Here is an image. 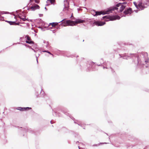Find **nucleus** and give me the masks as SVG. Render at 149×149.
Instances as JSON below:
<instances>
[{
	"instance_id": "nucleus-1",
	"label": "nucleus",
	"mask_w": 149,
	"mask_h": 149,
	"mask_svg": "<svg viewBox=\"0 0 149 149\" xmlns=\"http://www.w3.org/2000/svg\"><path fill=\"white\" fill-rule=\"evenodd\" d=\"M85 22V20L80 19H77L75 21H73L71 20L65 21L61 23L62 25L65 26L68 25L73 26L78 24L83 23Z\"/></svg>"
},
{
	"instance_id": "nucleus-19",
	"label": "nucleus",
	"mask_w": 149,
	"mask_h": 149,
	"mask_svg": "<svg viewBox=\"0 0 149 149\" xmlns=\"http://www.w3.org/2000/svg\"><path fill=\"white\" fill-rule=\"evenodd\" d=\"M32 0H30V2H32Z\"/></svg>"
},
{
	"instance_id": "nucleus-8",
	"label": "nucleus",
	"mask_w": 149,
	"mask_h": 149,
	"mask_svg": "<svg viewBox=\"0 0 149 149\" xmlns=\"http://www.w3.org/2000/svg\"><path fill=\"white\" fill-rule=\"evenodd\" d=\"M95 25L98 26H102L104 25L105 24V22H94Z\"/></svg>"
},
{
	"instance_id": "nucleus-24",
	"label": "nucleus",
	"mask_w": 149,
	"mask_h": 149,
	"mask_svg": "<svg viewBox=\"0 0 149 149\" xmlns=\"http://www.w3.org/2000/svg\"><path fill=\"white\" fill-rule=\"evenodd\" d=\"M148 1H149V0H148Z\"/></svg>"
},
{
	"instance_id": "nucleus-17",
	"label": "nucleus",
	"mask_w": 149,
	"mask_h": 149,
	"mask_svg": "<svg viewBox=\"0 0 149 149\" xmlns=\"http://www.w3.org/2000/svg\"><path fill=\"white\" fill-rule=\"evenodd\" d=\"M105 18H108V16H104L103 17V19H104Z\"/></svg>"
},
{
	"instance_id": "nucleus-18",
	"label": "nucleus",
	"mask_w": 149,
	"mask_h": 149,
	"mask_svg": "<svg viewBox=\"0 0 149 149\" xmlns=\"http://www.w3.org/2000/svg\"><path fill=\"white\" fill-rule=\"evenodd\" d=\"M44 52H48V53H49V54H51V55H52V56H53V55L52 54H51L50 52H47V51H44Z\"/></svg>"
},
{
	"instance_id": "nucleus-14",
	"label": "nucleus",
	"mask_w": 149,
	"mask_h": 149,
	"mask_svg": "<svg viewBox=\"0 0 149 149\" xmlns=\"http://www.w3.org/2000/svg\"><path fill=\"white\" fill-rule=\"evenodd\" d=\"M20 18L21 19H22V20H23V21H26V20H27V19H26V18H25V17H24V18H21V17H20Z\"/></svg>"
},
{
	"instance_id": "nucleus-22",
	"label": "nucleus",
	"mask_w": 149,
	"mask_h": 149,
	"mask_svg": "<svg viewBox=\"0 0 149 149\" xmlns=\"http://www.w3.org/2000/svg\"><path fill=\"white\" fill-rule=\"evenodd\" d=\"M103 68H104H104H105V67H103Z\"/></svg>"
},
{
	"instance_id": "nucleus-15",
	"label": "nucleus",
	"mask_w": 149,
	"mask_h": 149,
	"mask_svg": "<svg viewBox=\"0 0 149 149\" xmlns=\"http://www.w3.org/2000/svg\"><path fill=\"white\" fill-rule=\"evenodd\" d=\"M129 57L128 56H123V58L125 59H127Z\"/></svg>"
},
{
	"instance_id": "nucleus-7",
	"label": "nucleus",
	"mask_w": 149,
	"mask_h": 149,
	"mask_svg": "<svg viewBox=\"0 0 149 149\" xmlns=\"http://www.w3.org/2000/svg\"><path fill=\"white\" fill-rule=\"evenodd\" d=\"M132 9L131 8H129L127 9H126L124 11V13L125 15L130 14L132 12Z\"/></svg>"
},
{
	"instance_id": "nucleus-25",
	"label": "nucleus",
	"mask_w": 149,
	"mask_h": 149,
	"mask_svg": "<svg viewBox=\"0 0 149 149\" xmlns=\"http://www.w3.org/2000/svg\"><path fill=\"white\" fill-rule=\"evenodd\" d=\"M15 16H14V18H15Z\"/></svg>"
},
{
	"instance_id": "nucleus-23",
	"label": "nucleus",
	"mask_w": 149,
	"mask_h": 149,
	"mask_svg": "<svg viewBox=\"0 0 149 149\" xmlns=\"http://www.w3.org/2000/svg\"><path fill=\"white\" fill-rule=\"evenodd\" d=\"M111 68L112 70L113 69Z\"/></svg>"
},
{
	"instance_id": "nucleus-13",
	"label": "nucleus",
	"mask_w": 149,
	"mask_h": 149,
	"mask_svg": "<svg viewBox=\"0 0 149 149\" xmlns=\"http://www.w3.org/2000/svg\"><path fill=\"white\" fill-rule=\"evenodd\" d=\"M47 1H49L52 4L54 5L55 3V0H47Z\"/></svg>"
},
{
	"instance_id": "nucleus-3",
	"label": "nucleus",
	"mask_w": 149,
	"mask_h": 149,
	"mask_svg": "<svg viewBox=\"0 0 149 149\" xmlns=\"http://www.w3.org/2000/svg\"><path fill=\"white\" fill-rule=\"evenodd\" d=\"M40 8V7L38 5L36 4H34L31 6L29 9L32 11H34L36 10L39 9Z\"/></svg>"
},
{
	"instance_id": "nucleus-12",
	"label": "nucleus",
	"mask_w": 149,
	"mask_h": 149,
	"mask_svg": "<svg viewBox=\"0 0 149 149\" xmlns=\"http://www.w3.org/2000/svg\"><path fill=\"white\" fill-rule=\"evenodd\" d=\"M120 18V17L119 16H113V17H111V20H114L117 19H119Z\"/></svg>"
},
{
	"instance_id": "nucleus-20",
	"label": "nucleus",
	"mask_w": 149,
	"mask_h": 149,
	"mask_svg": "<svg viewBox=\"0 0 149 149\" xmlns=\"http://www.w3.org/2000/svg\"><path fill=\"white\" fill-rule=\"evenodd\" d=\"M36 2L37 3H39V2H38V1H36Z\"/></svg>"
},
{
	"instance_id": "nucleus-9",
	"label": "nucleus",
	"mask_w": 149,
	"mask_h": 149,
	"mask_svg": "<svg viewBox=\"0 0 149 149\" xmlns=\"http://www.w3.org/2000/svg\"><path fill=\"white\" fill-rule=\"evenodd\" d=\"M7 22L11 25H19V23H16L15 21L11 22V21H7Z\"/></svg>"
},
{
	"instance_id": "nucleus-5",
	"label": "nucleus",
	"mask_w": 149,
	"mask_h": 149,
	"mask_svg": "<svg viewBox=\"0 0 149 149\" xmlns=\"http://www.w3.org/2000/svg\"><path fill=\"white\" fill-rule=\"evenodd\" d=\"M31 108L27 107H18L17 109L22 111H24L26 110H29V109H31Z\"/></svg>"
},
{
	"instance_id": "nucleus-16",
	"label": "nucleus",
	"mask_w": 149,
	"mask_h": 149,
	"mask_svg": "<svg viewBox=\"0 0 149 149\" xmlns=\"http://www.w3.org/2000/svg\"><path fill=\"white\" fill-rule=\"evenodd\" d=\"M118 8L116 7H115L113 8V10H117Z\"/></svg>"
},
{
	"instance_id": "nucleus-4",
	"label": "nucleus",
	"mask_w": 149,
	"mask_h": 149,
	"mask_svg": "<svg viewBox=\"0 0 149 149\" xmlns=\"http://www.w3.org/2000/svg\"><path fill=\"white\" fill-rule=\"evenodd\" d=\"M116 6L118 7L120 6L119 10L121 12L125 8V6L122 5V3H120L117 4Z\"/></svg>"
},
{
	"instance_id": "nucleus-11",
	"label": "nucleus",
	"mask_w": 149,
	"mask_h": 149,
	"mask_svg": "<svg viewBox=\"0 0 149 149\" xmlns=\"http://www.w3.org/2000/svg\"><path fill=\"white\" fill-rule=\"evenodd\" d=\"M58 23L57 22H53L49 24V26L51 25L52 27H54L56 26H57L58 24Z\"/></svg>"
},
{
	"instance_id": "nucleus-6",
	"label": "nucleus",
	"mask_w": 149,
	"mask_h": 149,
	"mask_svg": "<svg viewBox=\"0 0 149 149\" xmlns=\"http://www.w3.org/2000/svg\"><path fill=\"white\" fill-rule=\"evenodd\" d=\"M26 38L27 40H28V41H26V43L29 44L33 43V42L31 40V38L28 35H26Z\"/></svg>"
},
{
	"instance_id": "nucleus-21",
	"label": "nucleus",
	"mask_w": 149,
	"mask_h": 149,
	"mask_svg": "<svg viewBox=\"0 0 149 149\" xmlns=\"http://www.w3.org/2000/svg\"><path fill=\"white\" fill-rule=\"evenodd\" d=\"M100 144H103V143H100Z\"/></svg>"
},
{
	"instance_id": "nucleus-10",
	"label": "nucleus",
	"mask_w": 149,
	"mask_h": 149,
	"mask_svg": "<svg viewBox=\"0 0 149 149\" xmlns=\"http://www.w3.org/2000/svg\"><path fill=\"white\" fill-rule=\"evenodd\" d=\"M93 12L94 13H95V14L94 15V16L96 15H100L103 13L102 12V11L99 12V11H96L95 12L94 11L92 12Z\"/></svg>"
},
{
	"instance_id": "nucleus-2",
	"label": "nucleus",
	"mask_w": 149,
	"mask_h": 149,
	"mask_svg": "<svg viewBox=\"0 0 149 149\" xmlns=\"http://www.w3.org/2000/svg\"><path fill=\"white\" fill-rule=\"evenodd\" d=\"M134 4L136 7L139 10H143L145 8L144 4L141 2H139L137 3L136 2H134Z\"/></svg>"
}]
</instances>
